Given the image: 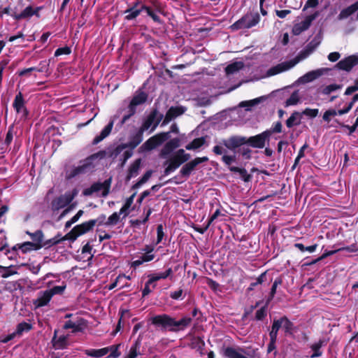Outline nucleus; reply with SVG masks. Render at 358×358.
<instances>
[{"mask_svg": "<svg viewBox=\"0 0 358 358\" xmlns=\"http://www.w3.org/2000/svg\"><path fill=\"white\" fill-rule=\"evenodd\" d=\"M179 129L176 124H173L170 131L159 133L148 138L139 148L140 152H147L153 150L160 145L170 138L171 133L178 134Z\"/></svg>", "mask_w": 358, "mask_h": 358, "instance_id": "nucleus-1", "label": "nucleus"}, {"mask_svg": "<svg viewBox=\"0 0 358 358\" xmlns=\"http://www.w3.org/2000/svg\"><path fill=\"white\" fill-rule=\"evenodd\" d=\"M190 157L191 155L186 153L185 150H178L171 158L164 163V166H166L164 171V175L168 176L176 171L182 164L187 162Z\"/></svg>", "mask_w": 358, "mask_h": 358, "instance_id": "nucleus-2", "label": "nucleus"}, {"mask_svg": "<svg viewBox=\"0 0 358 358\" xmlns=\"http://www.w3.org/2000/svg\"><path fill=\"white\" fill-rule=\"evenodd\" d=\"M260 20V16L257 12H248L241 18L231 25L232 30L250 29L257 25Z\"/></svg>", "mask_w": 358, "mask_h": 358, "instance_id": "nucleus-3", "label": "nucleus"}, {"mask_svg": "<svg viewBox=\"0 0 358 358\" xmlns=\"http://www.w3.org/2000/svg\"><path fill=\"white\" fill-rule=\"evenodd\" d=\"M10 9L11 16L16 20H20L37 14L39 8L34 10L31 6L24 8L23 0H19L15 5L11 6Z\"/></svg>", "mask_w": 358, "mask_h": 358, "instance_id": "nucleus-4", "label": "nucleus"}, {"mask_svg": "<svg viewBox=\"0 0 358 358\" xmlns=\"http://www.w3.org/2000/svg\"><path fill=\"white\" fill-rule=\"evenodd\" d=\"M105 155V151H99L92 155L84 161L82 165L73 168L69 175V177L73 178L92 169L94 167L93 162L96 159L103 158Z\"/></svg>", "mask_w": 358, "mask_h": 358, "instance_id": "nucleus-5", "label": "nucleus"}, {"mask_svg": "<svg viewBox=\"0 0 358 358\" xmlns=\"http://www.w3.org/2000/svg\"><path fill=\"white\" fill-rule=\"evenodd\" d=\"M143 132L138 129L135 135H134L130 141L124 143L127 148H129V150H125L121 158L119 160L121 162L120 166L123 167L126 164V162L133 155V150L136 148L143 141Z\"/></svg>", "mask_w": 358, "mask_h": 358, "instance_id": "nucleus-6", "label": "nucleus"}, {"mask_svg": "<svg viewBox=\"0 0 358 358\" xmlns=\"http://www.w3.org/2000/svg\"><path fill=\"white\" fill-rule=\"evenodd\" d=\"M77 194L78 191L73 189L72 192H66L64 194L55 198L51 202L52 210L54 212L58 211L66 207L73 200Z\"/></svg>", "mask_w": 358, "mask_h": 358, "instance_id": "nucleus-7", "label": "nucleus"}, {"mask_svg": "<svg viewBox=\"0 0 358 358\" xmlns=\"http://www.w3.org/2000/svg\"><path fill=\"white\" fill-rule=\"evenodd\" d=\"M147 99L148 95L143 92H141L136 94L135 96H134L128 106V114L124 115L122 117L120 122V126L123 125L132 115L135 114L136 111V106L145 103Z\"/></svg>", "mask_w": 358, "mask_h": 358, "instance_id": "nucleus-8", "label": "nucleus"}, {"mask_svg": "<svg viewBox=\"0 0 358 358\" xmlns=\"http://www.w3.org/2000/svg\"><path fill=\"white\" fill-rule=\"evenodd\" d=\"M111 178L106 180L103 182H95L92 184L89 188L84 189L83 194L85 196H91L94 193L101 192V196L106 197L110 192Z\"/></svg>", "mask_w": 358, "mask_h": 358, "instance_id": "nucleus-9", "label": "nucleus"}, {"mask_svg": "<svg viewBox=\"0 0 358 358\" xmlns=\"http://www.w3.org/2000/svg\"><path fill=\"white\" fill-rule=\"evenodd\" d=\"M162 118L163 115L160 114L157 108H155L148 115L139 129L144 132L151 127L150 133L153 132Z\"/></svg>", "mask_w": 358, "mask_h": 358, "instance_id": "nucleus-10", "label": "nucleus"}, {"mask_svg": "<svg viewBox=\"0 0 358 358\" xmlns=\"http://www.w3.org/2000/svg\"><path fill=\"white\" fill-rule=\"evenodd\" d=\"M307 55H304L303 57L299 56L296 57L293 60H290L289 62H282L271 69H269L267 71L268 76H275L276 74L280 73L282 72L286 71L292 67H294L298 62H299L301 59L306 57Z\"/></svg>", "mask_w": 358, "mask_h": 358, "instance_id": "nucleus-11", "label": "nucleus"}, {"mask_svg": "<svg viewBox=\"0 0 358 358\" xmlns=\"http://www.w3.org/2000/svg\"><path fill=\"white\" fill-rule=\"evenodd\" d=\"M94 227V222L92 220L85 222L80 224L74 227L72 230L67 234L69 238L76 239L78 236H81L90 231Z\"/></svg>", "mask_w": 358, "mask_h": 358, "instance_id": "nucleus-12", "label": "nucleus"}, {"mask_svg": "<svg viewBox=\"0 0 358 358\" xmlns=\"http://www.w3.org/2000/svg\"><path fill=\"white\" fill-rule=\"evenodd\" d=\"M152 324L162 329L171 331L173 317L168 315H158L151 318Z\"/></svg>", "mask_w": 358, "mask_h": 358, "instance_id": "nucleus-13", "label": "nucleus"}, {"mask_svg": "<svg viewBox=\"0 0 358 358\" xmlns=\"http://www.w3.org/2000/svg\"><path fill=\"white\" fill-rule=\"evenodd\" d=\"M317 15L318 13L316 12L314 14L306 16L303 21L296 23L292 28L293 34L298 36L303 31L307 30L310 27L312 22L317 17Z\"/></svg>", "mask_w": 358, "mask_h": 358, "instance_id": "nucleus-14", "label": "nucleus"}, {"mask_svg": "<svg viewBox=\"0 0 358 358\" xmlns=\"http://www.w3.org/2000/svg\"><path fill=\"white\" fill-rule=\"evenodd\" d=\"M208 161V158L207 157H196L193 160L186 163L180 169V173L182 176L188 178L197 165Z\"/></svg>", "mask_w": 358, "mask_h": 358, "instance_id": "nucleus-15", "label": "nucleus"}, {"mask_svg": "<svg viewBox=\"0 0 358 358\" xmlns=\"http://www.w3.org/2000/svg\"><path fill=\"white\" fill-rule=\"evenodd\" d=\"M270 138L269 131H263L262 133L251 136L247 139V143H249L252 147L256 148H263L265 146V143L268 141Z\"/></svg>", "mask_w": 358, "mask_h": 358, "instance_id": "nucleus-16", "label": "nucleus"}, {"mask_svg": "<svg viewBox=\"0 0 358 358\" xmlns=\"http://www.w3.org/2000/svg\"><path fill=\"white\" fill-rule=\"evenodd\" d=\"M180 145V140L178 138H174L165 143L159 152V157L166 159L173 152V151Z\"/></svg>", "mask_w": 358, "mask_h": 358, "instance_id": "nucleus-17", "label": "nucleus"}, {"mask_svg": "<svg viewBox=\"0 0 358 358\" xmlns=\"http://www.w3.org/2000/svg\"><path fill=\"white\" fill-rule=\"evenodd\" d=\"M223 145L228 149L234 150L247 143V138L243 136H234L222 141Z\"/></svg>", "mask_w": 358, "mask_h": 358, "instance_id": "nucleus-18", "label": "nucleus"}, {"mask_svg": "<svg viewBox=\"0 0 358 358\" xmlns=\"http://www.w3.org/2000/svg\"><path fill=\"white\" fill-rule=\"evenodd\" d=\"M185 111V108L183 107H171L166 113L164 119L162 123V127L166 125L170 121L173 119L177 117L178 116L183 114Z\"/></svg>", "mask_w": 358, "mask_h": 358, "instance_id": "nucleus-19", "label": "nucleus"}, {"mask_svg": "<svg viewBox=\"0 0 358 358\" xmlns=\"http://www.w3.org/2000/svg\"><path fill=\"white\" fill-rule=\"evenodd\" d=\"M357 64H358V57L351 55L341 60L336 66L339 69L349 71Z\"/></svg>", "mask_w": 358, "mask_h": 358, "instance_id": "nucleus-20", "label": "nucleus"}, {"mask_svg": "<svg viewBox=\"0 0 358 358\" xmlns=\"http://www.w3.org/2000/svg\"><path fill=\"white\" fill-rule=\"evenodd\" d=\"M115 116H114L110 121V122L101 130L99 135H97L92 141L93 145H96L101 141H102L104 138L109 136L110 134L112 129L113 127Z\"/></svg>", "mask_w": 358, "mask_h": 358, "instance_id": "nucleus-21", "label": "nucleus"}, {"mask_svg": "<svg viewBox=\"0 0 358 358\" xmlns=\"http://www.w3.org/2000/svg\"><path fill=\"white\" fill-rule=\"evenodd\" d=\"M145 6L136 3L133 7L128 8L124 11V13L126 14L125 19L127 20L135 19L143 10H145Z\"/></svg>", "mask_w": 358, "mask_h": 358, "instance_id": "nucleus-22", "label": "nucleus"}, {"mask_svg": "<svg viewBox=\"0 0 358 358\" xmlns=\"http://www.w3.org/2000/svg\"><path fill=\"white\" fill-rule=\"evenodd\" d=\"M51 299L52 296L47 289L38 292L37 299L33 303L36 308H40L48 305Z\"/></svg>", "mask_w": 358, "mask_h": 358, "instance_id": "nucleus-23", "label": "nucleus"}, {"mask_svg": "<svg viewBox=\"0 0 358 358\" xmlns=\"http://www.w3.org/2000/svg\"><path fill=\"white\" fill-rule=\"evenodd\" d=\"M192 322V318L189 317H183L181 320L176 321L173 318L171 331H178L184 330Z\"/></svg>", "mask_w": 358, "mask_h": 358, "instance_id": "nucleus-24", "label": "nucleus"}, {"mask_svg": "<svg viewBox=\"0 0 358 358\" xmlns=\"http://www.w3.org/2000/svg\"><path fill=\"white\" fill-rule=\"evenodd\" d=\"M243 352L244 350L241 348L227 347L223 349V355L227 358H248Z\"/></svg>", "mask_w": 358, "mask_h": 358, "instance_id": "nucleus-25", "label": "nucleus"}, {"mask_svg": "<svg viewBox=\"0 0 358 358\" xmlns=\"http://www.w3.org/2000/svg\"><path fill=\"white\" fill-rule=\"evenodd\" d=\"M85 325V320L83 318H78L75 321L69 320L65 322L64 328L66 329H72L73 332H78L83 330Z\"/></svg>", "mask_w": 358, "mask_h": 358, "instance_id": "nucleus-26", "label": "nucleus"}, {"mask_svg": "<svg viewBox=\"0 0 358 358\" xmlns=\"http://www.w3.org/2000/svg\"><path fill=\"white\" fill-rule=\"evenodd\" d=\"M13 107L17 113H22L23 116L27 115V110L24 106V101L21 92H19L15 97Z\"/></svg>", "mask_w": 358, "mask_h": 358, "instance_id": "nucleus-27", "label": "nucleus"}, {"mask_svg": "<svg viewBox=\"0 0 358 358\" xmlns=\"http://www.w3.org/2000/svg\"><path fill=\"white\" fill-rule=\"evenodd\" d=\"M57 331H55V335L52 338V343L55 349H64L67 345V336H61L57 338Z\"/></svg>", "mask_w": 358, "mask_h": 358, "instance_id": "nucleus-28", "label": "nucleus"}, {"mask_svg": "<svg viewBox=\"0 0 358 358\" xmlns=\"http://www.w3.org/2000/svg\"><path fill=\"white\" fill-rule=\"evenodd\" d=\"M358 10V1L342 10L338 16V19L341 20L348 17L350 15L355 13Z\"/></svg>", "mask_w": 358, "mask_h": 358, "instance_id": "nucleus-29", "label": "nucleus"}, {"mask_svg": "<svg viewBox=\"0 0 358 358\" xmlns=\"http://www.w3.org/2000/svg\"><path fill=\"white\" fill-rule=\"evenodd\" d=\"M141 159H138L135 160L129 166L127 180H129L131 178L136 177L138 174L141 167Z\"/></svg>", "mask_w": 358, "mask_h": 358, "instance_id": "nucleus-30", "label": "nucleus"}, {"mask_svg": "<svg viewBox=\"0 0 358 358\" xmlns=\"http://www.w3.org/2000/svg\"><path fill=\"white\" fill-rule=\"evenodd\" d=\"M109 352V348H103L101 349H88L85 350V354L87 356L94 357V358H100L106 355H107Z\"/></svg>", "mask_w": 358, "mask_h": 358, "instance_id": "nucleus-31", "label": "nucleus"}, {"mask_svg": "<svg viewBox=\"0 0 358 358\" xmlns=\"http://www.w3.org/2000/svg\"><path fill=\"white\" fill-rule=\"evenodd\" d=\"M141 346V341L139 340L136 341L135 343L129 348L128 353L125 356V358H137L138 356L141 355L140 351Z\"/></svg>", "mask_w": 358, "mask_h": 358, "instance_id": "nucleus-32", "label": "nucleus"}, {"mask_svg": "<svg viewBox=\"0 0 358 358\" xmlns=\"http://www.w3.org/2000/svg\"><path fill=\"white\" fill-rule=\"evenodd\" d=\"M322 74L321 69H317L315 71H311L303 75L300 78V80L302 83H310L318 77H320Z\"/></svg>", "mask_w": 358, "mask_h": 358, "instance_id": "nucleus-33", "label": "nucleus"}, {"mask_svg": "<svg viewBox=\"0 0 358 358\" xmlns=\"http://www.w3.org/2000/svg\"><path fill=\"white\" fill-rule=\"evenodd\" d=\"M301 115L299 112H294L291 116L287 120L286 125L291 128L293 126L299 125L301 123Z\"/></svg>", "mask_w": 358, "mask_h": 358, "instance_id": "nucleus-34", "label": "nucleus"}, {"mask_svg": "<svg viewBox=\"0 0 358 358\" xmlns=\"http://www.w3.org/2000/svg\"><path fill=\"white\" fill-rule=\"evenodd\" d=\"M282 327V317L279 320H274L271 331L269 334L270 340L273 341L274 340H277L278 332L280 328Z\"/></svg>", "mask_w": 358, "mask_h": 358, "instance_id": "nucleus-35", "label": "nucleus"}, {"mask_svg": "<svg viewBox=\"0 0 358 358\" xmlns=\"http://www.w3.org/2000/svg\"><path fill=\"white\" fill-rule=\"evenodd\" d=\"M265 96H260L250 101H245L240 103L239 106L241 107H247V110H250L252 107H254L255 106L259 104L262 101L265 100Z\"/></svg>", "mask_w": 358, "mask_h": 358, "instance_id": "nucleus-36", "label": "nucleus"}, {"mask_svg": "<svg viewBox=\"0 0 358 358\" xmlns=\"http://www.w3.org/2000/svg\"><path fill=\"white\" fill-rule=\"evenodd\" d=\"M244 67V64L242 62H236L231 64H229L225 68L227 74H233Z\"/></svg>", "mask_w": 358, "mask_h": 358, "instance_id": "nucleus-37", "label": "nucleus"}, {"mask_svg": "<svg viewBox=\"0 0 358 358\" xmlns=\"http://www.w3.org/2000/svg\"><path fill=\"white\" fill-rule=\"evenodd\" d=\"M124 213H120V210L119 212H115L111 215L108 217L106 222V227H113L116 225L120 220V215Z\"/></svg>", "mask_w": 358, "mask_h": 358, "instance_id": "nucleus-38", "label": "nucleus"}, {"mask_svg": "<svg viewBox=\"0 0 358 358\" xmlns=\"http://www.w3.org/2000/svg\"><path fill=\"white\" fill-rule=\"evenodd\" d=\"M229 170L231 172L238 173L241 178L245 182H248L251 179V176L248 173V171L245 169H241L236 166H229Z\"/></svg>", "mask_w": 358, "mask_h": 358, "instance_id": "nucleus-39", "label": "nucleus"}, {"mask_svg": "<svg viewBox=\"0 0 358 358\" xmlns=\"http://www.w3.org/2000/svg\"><path fill=\"white\" fill-rule=\"evenodd\" d=\"M69 238L67 236V234L61 238L60 236H55L52 238L48 239L47 241H43V240L41 241L42 248L43 247H50L54 245H56L59 243L61 241L66 240Z\"/></svg>", "mask_w": 358, "mask_h": 358, "instance_id": "nucleus-40", "label": "nucleus"}, {"mask_svg": "<svg viewBox=\"0 0 358 358\" xmlns=\"http://www.w3.org/2000/svg\"><path fill=\"white\" fill-rule=\"evenodd\" d=\"M127 147L124 143H122L116 146L110 153V157L113 159H116L120 156L121 158L123 152L127 150Z\"/></svg>", "mask_w": 358, "mask_h": 358, "instance_id": "nucleus-41", "label": "nucleus"}, {"mask_svg": "<svg viewBox=\"0 0 358 358\" xmlns=\"http://www.w3.org/2000/svg\"><path fill=\"white\" fill-rule=\"evenodd\" d=\"M136 196V193H134L131 196L127 199L124 204L123 206L120 208V213H124V217H127L129 213V209L131 207V204L133 203L134 199Z\"/></svg>", "mask_w": 358, "mask_h": 358, "instance_id": "nucleus-42", "label": "nucleus"}, {"mask_svg": "<svg viewBox=\"0 0 358 358\" xmlns=\"http://www.w3.org/2000/svg\"><path fill=\"white\" fill-rule=\"evenodd\" d=\"M205 143V139L203 138H197L194 139L191 143L187 144L185 146L186 150H196L201 148Z\"/></svg>", "mask_w": 358, "mask_h": 358, "instance_id": "nucleus-43", "label": "nucleus"}, {"mask_svg": "<svg viewBox=\"0 0 358 358\" xmlns=\"http://www.w3.org/2000/svg\"><path fill=\"white\" fill-rule=\"evenodd\" d=\"M27 234L31 237L32 240L31 243H34L36 245H41V241L43 238V234L41 230H37L34 233L27 231Z\"/></svg>", "mask_w": 358, "mask_h": 358, "instance_id": "nucleus-44", "label": "nucleus"}, {"mask_svg": "<svg viewBox=\"0 0 358 358\" xmlns=\"http://www.w3.org/2000/svg\"><path fill=\"white\" fill-rule=\"evenodd\" d=\"M42 248V245H36L34 243L29 241L24 243L21 246L20 249L23 252H27L31 250H37Z\"/></svg>", "mask_w": 358, "mask_h": 358, "instance_id": "nucleus-45", "label": "nucleus"}, {"mask_svg": "<svg viewBox=\"0 0 358 358\" xmlns=\"http://www.w3.org/2000/svg\"><path fill=\"white\" fill-rule=\"evenodd\" d=\"M323 345L324 341L322 340H320L318 342L312 345L311 349L314 351V353L311 355L312 358L320 357L322 355V352L320 349Z\"/></svg>", "mask_w": 358, "mask_h": 358, "instance_id": "nucleus-46", "label": "nucleus"}, {"mask_svg": "<svg viewBox=\"0 0 358 358\" xmlns=\"http://www.w3.org/2000/svg\"><path fill=\"white\" fill-rule=\"evenodd\" d=\"M145 252L141 257L143 263L148 262L154 259L155 255L152 253L153 248H149L147 246V248L143 250Z\"/></svg>", "mask_w": 358, "mask_h": 358, "instance_id": "nucleus-47", "label": "nucleus"}, {"mask_svg": "<svg viewBox=\"0 0 358 358\" xmlns=\"http://www.w3.org/2000/svg\"><path fill=\"white\" fill-rule=\"evenodd\" d=\"M299 101V96L297 92H294L289 99H287L285 102V107L289 106H294L298 103Z\"/></svg>", "mask_w": 358, "mask_h": 358, "instance_id": "nucleus-48", "label": "nucleus"}, {"mask_svg": "<svg viewBox=\"0 0 358 358\" xmlns=\"http://www.w3.org/2000/svg\"><path fill=\"white\" fill-rule=\"evenodd\" d=\"M152 174V171L151 170L146 171L143 177L135 185H134L133 188L140 187L143 184L145 183L149 180Z\"/></svg>", "mask_w": 358, "mask_h": 358, "instance_id": "nucleus-49", "label": "nucleus"}, {"mask_svg": "<svg viewBox=\"0 0 358 358\" xmlns=\"http://www.w3.org/2000/svg\"><path fill=\"white\" fill-rule=\"evenodd\" d=\"M66 287V284L63 283L62 285L55 286L52 289H48V291L52 297L55 294H62L64 292Z\"/></svg>", "mask_w": 358, "mask_h": 358, "instance_id": "nucleus-50", "label": "nucleus"}, {"mask_svg": "<svg viewBox=\"0 0 358 358\" xmlns=\"http://www.w3.org/2000/svg\"><path fill=\"white\" fill-rule=\"evenodd\" d=\"M31 329V325L30 324H28L27 322H22L17 325L15 333L18 335H20L22 334L23 331H28Z\"/></svg>", "mask_w": 358, "mask_h": 358, "instance_id": "nucleus-51", "label": "nucleus"}, {"mask_svg": "<svg viewBox=\"0 0 358 358\" xmlns=\"http://www.w3.org/2000/svg\"><path fill=\"white\" fill-rule=\"evenodd\" d=\"M266 275V272L262 273L257 279L255 282H251L250 287H248L249 290H252L254 287L258 285L262 284L265 281Z\"/></svg>", "mask_w": 358, "mask_h": 358, "instance_id": "nucleus-52", "label": "nucleus"}, {"mask_svg": "<svg viewBox=\"0 0 358 358\" xmlns=\"http://www.w3.org/2000/svg\"><path fill=\"white\" fill-rule=\"evenodd\" d=\"M341 87H342V85H341L331 84V85L326 86L322 90V93L324 94H327H327H331L332 92H334V91H336L337 90H340Z\"/></svg>", "mask_w": 358, "mask_h": 358, "instance_id": "nucleus-53", "label": "nucleus"}, {"mask_svg": "<svg viewBox=\"0 0 358 358\" xmlns=\"http://www.w3.org/2000/svg\"><path fill=\"white\" fill-rule=\"evenodd\" d=\"M282 327L285 329V332L290 333L292 331L293 324L287 317H282Z\"/></svg>", "mask_w": 358, "mask_h": 358, "instance_id": "nucleus-54", "label": "nucleus"}, {"mask_svg": "<svg viewBox=\"0 0 358 358\" xmlns=\"http://www.w3.org/2000/svg\"><path fill=\"white\" fill-rule=\"evenodd\" d=\"M338 115V111L334 109H330L325 111L323 115V120L327 122H329L331 117H334Z\"/></svg>", "mask_w": 358, "mask_h": 358, "instance_id": "nucleus-55", "label": "nucleus"}, {"mask_svg": "<svg viewBox=\"0 0 358 358\" xmlns=\"http://www.w3.org/2000/svg\"><path fill=\"white\" fill-rule=\"evenodd\" d=\"M318 113L319 110L317 108L312 109L307 108L302 112V114L310 117H315L318 115Z\"/></svg>", "mask_w": 358, "mask_h": 358, "instance_id": "nucleus-56", "label": "nucleus"}, {"mask_svg": "<svg viewBox=\"0 0 358 358\" xmlns=\"http://www.w3.org/2000/svg\"><path fill=\"white\" fill-rule=\"evenodd\" d=\"M282 124L280 122H275L271 129L266 130L265 131H269L270 136L273 133H280L282 131Z\"/></svg>", "mask_w": 358, "mask_h": 358, "instance_id": "nucleus-57", "label": "nucleus"}, {"mask_svg": "<svg viewBox=\"0 0 358 358\" xmlns=\"http://www.w3.org/2000/svg\"><path fill=\"white\" fill-rule=\"evenodd\" d=\"M149 283H154L155 282L161 279H166V277L165 276L164 273L155 274L149 275Z\"/></svg>", "mask_w": 358, "mask_h": 358, "instance_id": "nucleus-58", "label": "nucleus"}, {"mask_svg": "<svg viewBox=\"0 0 358 358\" xmlns=\"http://www.w3.org/2000/svg\"><path fill=\"white\" fill-rule=\"evenodd\" d=\"M71 53V49L70 48L66 46L63 48H59L56 50L55 52V56L58 57L59 55H69Z\"/></svg>", "mask_w": 358, "mask_h": 358, "instance_id": "nucleus-59", "label": "nucleus"}, {"mask_svg": "<svg viewBox=\"0 0 358 358\" xmlns=\"http://www.w3.org/2000/svg\"><path fill=\"white\" fill-rule=\"evenodd\" d=\"M266 315V308L265 306L257 310L255 313V319L257 320H262Z\"/></svg>", "mask_w": 358, "mask_h": 358, "instance_id": "nucleus-60", "label": "nucleus"}, {"mask_svg": "<svg viewBox=\"0 0 358 358\" xmlns=\"http://www.w3.org/2000/svg\"><path fill=\"white\" fill-rule=\"evenodd\" d=\"M106 217L105 215L101 214L96 219L92 220V222H94V226L96 224L98 225H104L106 226Z\"/></svg>", "mask_w": 358, "mask_h": 358, "instance_id": "nucleus-61", "label": "nucleus"}, {"mask_svg": "<svg viewBox=\"0 0 358 358\" xmlns=\"http://www.w3.org/2000/svg\"><path fill=\"white\" fill-rule=\"evenodd\" d=\"M118 347L119 345H112L109 348V351H111V353L110 354L109 357H113V358H117L120 355V352L118 351Z\"/></svg>", "mask_w": 358, "mask_h": 358, "instance_id": "nucleus-62", "label": "nucleus"}, {"mask_svg": "<svg viewBox=\"0 0 358 358\" xmlns=\"http://www.w3.org/2000/svg\"><path fill=\"white\" fill-rule=\"evenodd\" d=\"M147 14L150 16L155 22H160V17L154 13L149 7L145 6V10Z\"/></svg>", "mask_w": 358, "mask_h": 358, "instance_id": "nucleus-63", "label": "nucleus"}, {"mask_svg": "<svg viewBox=\"0 0 358 358\" xmlns=\"http://www.w3.org/2000/svg\"><path fill=\"white\" fill-rule=\"evenodd\" d=\"M157 244H158L162 241L163 237L164 236L163 226L162 224H159L157 226Z\"/></svg>", "mask_w": 358, "mask_h": 358, "instance_id": "nucleus-64", "label": "nucleus"}]
</instances>
